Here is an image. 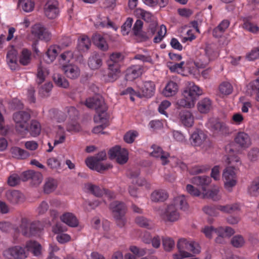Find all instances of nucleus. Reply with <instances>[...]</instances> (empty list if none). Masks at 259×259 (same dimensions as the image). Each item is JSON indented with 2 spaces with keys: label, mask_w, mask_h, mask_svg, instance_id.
<instances>
[{
  "label": "nucleus",
  "mask_w": 259,
  "mask_h": 259,
  "mask_svg": "<svg viewBox=\"0 0 259 259\" xmlns=\"http://www.w3.org/2000/svg\"><path fill=\"white\" fill-rule=\"evenodd\" d=\"M45 13L49 19H55L59 14L58 2L56 0H49L45 6Z\"/></svg>",
  "instance_id": "393cba45"
},
{
  "label": "nucleus",
  "mask_w": 259,
  "mask_h": 259,
  "mask_svg": "<svg viewBox=\"0 0 259 259\" xmlns=\"http://www.w3.org/2000/svg\"><path fill=\"white\" fill-rule=\"evenodd\" d=\"M169 203L173 204L177 209L179 208L183 211L187 210L189 208L187 200L185 196L183 194L178 195L174 197Z\"/></svg>",
  "instance_id": "cd10ccee"
},
{
  "label": "nucleus",
  "mask_w": 259,
  "mask_h": 259,
  "mask_svg": "<svg viewBox=\"0 0 259 259\" xmlns=\"http://www.w3.org/2000/svg\"><path fill=\"white\" fill-rule=\"evenodd\" d=\"M231 244L235 247H242L245 244V240L242 236L236 235L232 238Z\"/></svg>",
  "instance_id": "e2e57ef3"
},
{
  "label": "nucleus",
  "mask_w": 259,
  "mask_h": 259,
  "mask_svg": "<svg viewBox=\"0 0 259 259\" xmlns=\"http://www.w3.org/2000/svg\"><path fill=\"white\" fill-rule=\"evenodd\" d=\"M39 222H30L27 219L23 218L21 220L20 228H14V230L16 232H21L26 236H35L41 230L39 227Z\"/></svg>",
  "instance_id": "9b49d317"
},
{
  "label": "nucleus",
  "mask_w": 259,
  "mask_h": 259,
  "mask_svg": "<svg viewBox=\"0 0 259 259\" xmlns=\"http://www.w3.org/2000/svg\"><path fill=\"white\" fill-rule=\"evenodd\" d=\"M130 251L133 253L135 256L140 257L146 254L147 250L144 248H139L135 245H131L129 247Z\"/></svg>",
  "instance_id": "052dcab7"
},
{
  "label": "nucleus",
  "mask_w": 259,
  "mask_h": 259,
  "mask_svg": "<svg viewBox=\"0 0 259 259\" xmlns=\"http://www.w3.org/2000/svg\"><path fill=\"white\" fill-rule=\"evenodd\" d=\"M248 192L252 196L259 195V178L251 182L248 187Z\"/></svg>",
  "instance_id": "4d7b16f0"
},
{
  "label": "nucleus",
  "mask_w": 259,
  "mask_h": 259,
  "mask_svg": "<svg viewBox=\"0 0 259 259\" xmlns=\"http://www.w3.org/2000/svg\"><path fill=\"white\" fill-rule=\"evenodd\" d=\"M26 248L27 251L31 252L34 256H39L41 253L40 244L35 241H30L27 242Z\"/></svg>",
  "instance_id": "58836bf2"
},
{
  "label": "nucleus",
  "mask_w": 259,
  "mask_h": 259,
  "mask_svg": "<svg viewBox=\"0 0 259 259\" xmlns=\"http://www.w3.org/2000/svg\"><path fill=\"white\" fill-rule=\"evenodd\" d=\"M211 182V178L206 176H197L191 179V183L193 184L200 186L202 187V192L203 191V188H206V186L209 185Z\"/></svg>",
  "instance_id": "e433bc0d"
},
{
  "label": "nucleus",
  "mask_w": 259,
  "mask_h": 259,
  "mask_svg": "<svg viewBox=\"0 0 259 259\" xmlns=\"http://www.w3.org/2000/svg\"><path fill=\"white\" fill-rule=\"evenodd\" d=\"M106 158V153L105 151H101L95 157L87 158L85 163L87 166L92 170L101 172L112 167L110 163H103L101 161Z\"/></svg>",
  "instance_id": "9d476101"
},
{
  "label": "nucleus",
  "mask_w": 259,
  "mask_h": 259,
  "mask_svg": "<svg viewBox=\"0 0 259 259\" xmlns=\"http://www.w3.org/2000/svg\"><path fill=\"white\" fill-rule=\"evenodd\" d=\"M31 60V52L27 49H23L20 57V63L23 65H28Z\"/></svg>",
  "instance_id": "13d9d810"
},
{
  "label": "nucleus",
  "mask_w": 259,
  "mask_h": 259,
  "mask_svg": "<svg viewBox=\"0 0 259 259\" xmlns=\"http://www.w3.org/2000/svg\"><path fill=\"white\" fill-rule=\"evenodd\" d=\"M34 137L38 136L41 132V126L40 123L36 120H32L29 128H28V132Z\"/></svg>",
  "instance_id": "3c124183"
},
{
  "label": "nucleus",
  "mask_w": 259,
  "mask_h": 259,
  "mask_svg": "<svg viewBox=\"0 0 259 259\" xmlns=\"http://www.w3.org/2000/svg\"><path fill=\"white\" fill-rule=\"evenodd\" d=\"M7 61L11 70H15L18 68L17 52L14 48H12L8 52Z\"/></svg>",
  "instance_id": "72a5a7b5"
},
{
  "label": "nucleus",
  "mask_w": 259,
  "mask_h": 259,
  "mask_svg": "<svg viewBox=\"0 0 259 259\" xmlns=\"http://www.w3.org/2000/svg\"><path fill=\"white\" fill-rule=\"evenodd\" d=\"M138 92L135 91L132 88H128L125 91V94L131 95V99L134 101V96L139 98H150L154 94L155 90V84L151 81L143 82L139 85Z\"/></svg>",
  "instance_id": "6e6552de"
},
{
  "label": "nucleus",
  "mask_w": 259,
  "mask_h": 259,
  "mask_svg": "<svg viewBox=\"0 0 259 259\" xmlns=\"http://www.w3.org/2000/svg\"><path fill=\"white\" fill-rule=\"evenodd\" d=\"M202 197L204 198H210L213 200H219L221 198L220 192V188L218 186H213L211 189L207 190L203 188V191L202 192Z\"/></svg>",
  "instance_id": "c85d7f7f"
},
{
  "label": "nucleus",
  "mask_w": 259,
  "mask_h": 259,
  "mask_svg": "<svg viewBox=\"0 0 259 259\" xmlns=\"http://www.w3.org/2000/svg\"><path fill=\"white\" fill-rule=\"evenodd\" d=\"M219 55L214 44H206L200 50V55L195 62V66L198 68H204L208 63L215 60Z\"/></svg>",
  "instance_id": "39448f33"
},
{
  "label": "nucleus",
  "mask_w": 259,
  "mask_h": 259,
  "mask_svg": "<svg viewBox=\"0 0 259 259\" xmlns=\"http://www.w3.org/2000/svg\"><path fill=\"white\" fill-rule=\"evenodd\" d=\"M108 154L110 159H115L117 162L120 164L125 163L128 159L127 150L119 146H116L110 149Z\"/></svg>",
  "instance_id": "4468645a"
},
{
  "label": "nucleus",
  "mask_w": 259,
  "mask_h": 259,
  "mask_svg": "<svg viewBox=\"0 0 259 259\" xmlns=\"http://www.w3.org/2000/svg\"><path fill=\"white\" fill-rule=\"evenodd\" d=\"M7 199L12 203H17L23 199V195L17 190L8 191L6 193Z\"/></svg>",
  "instance_id": "a19ab883"
},
{
  "label": "nucleus",
  "mask_w": 259,
  "mask_h": 259,
  "mask_svg": "<svg viewBox=\"0 0 259 259\" xmlns=\"http://www.w3.org/2000/svg\"><path fill=\"white\" fill-rule=\"evenodd\" d=\"M217 228L213 226H205L202 228L201 231L202 232L205 236L208 239H211L213 237V234L216 233Z\"/></svg>",
  "instance_id": "0e129e2a"
},
{
  "label": "nucleus",
  "mask_w": 259,
  "mask_h": 259,
  "mask_svg": "<svg viewBox=\"0 0 259 259\" xmlns=\"http://www.w3.org/2000/svg\"><path fill=\"white\" fill-rule=\"evenodd\" d=\"M94 121L96 123L99 124V125L93 128V133L95 134H104V132H103V130L108 125L107 112H103L96 114L94 117Z\"/></svg>",
  "instance_id": "aec40b11"
},
{
  "label": "nucleus",
  "mask_w": 259,
  "mask_h": 259,
  "mask_svg": "<svg viewBox=\"0 0 259 259\" xmlns=\"http://www.w3.org/2000/svg\"><path fill=\"white\" fill-rule=\"evenodd\" d=\"M235 143L242 149L249 148L251 145L249 136L244 132H238L234 138Z\"/></svg>",
  "instance_id": "5701e85b"
},
{
  "label": "nucleus",
  "mask_w": 259,
  "mask_h": 259,
  "mask_svg": "<svg viewBox=\"0 0 259 259\" xmlns=\"http://www.w3.org/2000/svg\"><path fill=\"white\" fill-rule=\"evenodd\" d=\"M52 231L57 235L56 240L61 244L67 243L71 239L70 235L65 233L67 231L66 227L59 223L52 227Z\"/></svg>",
  "instance_id": "a211bd4d"
},
{
  "label": "nucleus",
  "mask_w": 259,
  "mask_h": 259,
  "mask_svg": "<svg viewBox=\"0 0 259 259\" xmlns=\"http://www.w3.org/2000/svg\"><path fill=\"white\" fill-rule=\"evenodd\" d=\"M203 94V91L193 82L188 81L183 91V99L179 100L178 104L180 106L192 108L194 107L198 98Z\"/></svg>",
  "instance_id": "7ed1b4c3"
},
{
  "label": "nucleus",
  "mask_w": 259,
  "mask_h": 259,
  "mask_svg": "<svg viewBox=\"0 0 259 259\" xmlns=\"http://www.w3.org/2000/svg\"><path fill=\"white\" fill-rule=\"evenodd\" d=\"M135 222L139 226L149 229L153 228L154 226L153 223L151 221L143 216L137 217Z\"/></svg>",
  "instance_id": "603ef678"
},
{
  "label": "nucleus",
  "mask_w": 259,
  "mask_h": 259,
  "mask_svg": "<svg viewBox=\"0 0 259 259\" xmlns=\"http://www.w3.org/2000/svg\"><path fill=\"white\" fill-rule=\"evenodd\" d=\"M177 247L178 252L172 254L174 259L190 258L193 254H197L201 252L199 244L191 239L182 238L179 239Z\"/></svg>",
  "instance_id": "f03ea898"
},
{
  "label": "nucleus",
  "mask_w": 259,
  "mask_h": 259,
  "mask_svg": "<svg viewBox=\"0 0 259 259\" xmlns=\"http://www.w3.org/2000/svg\"><path fill=\"white\" fill-rule=\"evenodd\" d=\"M156 211L159 218L165 223L176 222L180 219V213L178 209L170 203L163 208H158Z\"/></svg>",
  "instance_id": "1a4fd4ad"
},
{
  "label": "nucleus",
  "mask_w": 259,
  "mask_h": 259,
  "mask_svg": "<svg viewBox=\"0 0 259 259\" xmlns=\"http://www.w3.org/2000/svg\"><path fill=\"white\" fill-rule=\"evenodd\" d=\"M85 104L89 108L95 109L97 114L106 112L107 110V106L103 98L99 96L87 99Z\"/></svg>",
  "instance_id": "f3484780"
},
{
  "label": "nucleus",
  "mask_w": 259,
  "mask_h": 259,
  "mask_svg": "<svg viewBox=\"0 0 259 259\" xmlns=\"http://www.w3.org/2000/svg\"><path fill=\"white\" fill-rule=\"evenodd\" d=\"M85 191L90 192L97 197H103L104 201L106 198L110 199L114 197L115 195L112 192L106 191L103 188L94 185L92 184H87L84 185Z\"/></svg>",
  "instance_id": "6ab92c4d"
},
{
  "label": "nucleus",
  "mask_w": 259,
  "mask_h": 259,
  "mask_svg": "<svg viewBox=\"0 0 259 259\" xmlns=\"http://www.w3.org/2000/svg\"><path fill=\"white\" fill-rule=\"evenodd\" d=\"M30 118V113L26 111H20L14 114L13 118L16 123L17 130L23 136L27 133V122Z\"/></svg>",
  "instance_id": "f8f14e48"
},
{
  "label": "nucleus",
  "mask_w": 259,
  "mask_h": 259,
  "mask_svg": "<svg viewBox=\"0 0 259 259\" xmlns=\"http://www.w3.org/2000/svg\"><path fill=\"white\" fill-rule=\"evenodd\" d=\"M227 160L230 165L224 170L223 178L224 180L225 188L228 191L231 192L237 183L235 167L238 166L241 163L239 158L237 156L229 155Z\"/></svg>",
  "instance_id": "20e7f679"
},
{
  "label": "nucleus",
  "mask_w": 259,
  "mask_h": 259,
  "mask_svg": "<svg viewBox=\"0 0 259 259\" xmlns=\"http://www.w3.org/2000/svg\"><path fill=\"white\" fill-rule=\"evenodd\" d=\"M233 90L232 85L228 81L222 82L219 87V93L222 96L231 94Z\"/></svg>",
  "instance_id": "de8ad7c7"
},
{
  "label": "nucleus",
  "mask_w": 259,
  "mask_h": 259,
  "mask_svg": "<svg viewBox=\"0 0 259 259\" xmlns=\"http://www.w3.org/2000/svg\"><path fill=\"white\" fill-rule=\"evenodd\" d=\"M246 93L252 96L255 95V100L259 102V78L251 81L246 86Z\"/></svg>",
  "instance_id": "7c9ffc66"
},
{
  "label": "nucleus",
  "mask_w": 259,
  "mask_h": 259,
  "mask_svg": "<svg viewBox=\"0 0 259 259\" xmlns=\"http://www.w3.org/2000/svg\"><path fill=\"white\" fill-rule=\"evenodd\" d=\"M59 51L60 49L58 46H50L46 53V56L47 57L46 61L49 63L53 62L58 55Z\"/></svg>",
  "instance_id": "c03bdc74"
},
{
  "label": "nucleus",
  "mask_w": 259,
  "mask_h": 259,
  "mask_svg": "<svg viewBox=\"0 0 259 259\" xmlns=\"http://www.w3.org/2000/svg\"><path fill=\"white\" fill-rule=\"evenodd\" d=\"M72 58L73 54L71 52H66L61 55L59 62L66 76L71 79H75L80 75V69L76 65H67Z\"/></svg>",
  "instance_id": "0eeeda50"
},
{
  "label": "nucleus",
  "mask_w": 259,
  "mask_h": 259,
  "mask_svg": "<svg viewBox=\"0 0 259 259\" xmlns=\"http://www.w3.org/2000/svg\"><path fill=\"white\" fill-rule=\"evenodd\" d=\"M178 91V84L172 81H169L163 89L162 94L166 97H171L176 95Z\"/></svg>",
  "instance_id": "4c0bfd02"
},
{
  "label": "nucleus",
  "mask_w": 259,
  "mask_h": 259,
  "mask_svg": "<svg viewBox=\"0 0 259 259\" xmlns=\"http://www.w3.org/2000/svg\"><path fill=\"white\" fill-rule=\"evenodd\" d=\"M194 115L190 111L183 110L179 113L178 119L179 123L185 127H192L194 124Z\"/></svg>",
  "instance_id": "412c9836"
},
{
  "label": "nucleus",
  "mask_w": 259,
  "mask_h": 259,
  "mask_svg": "<svg viewBox=\"0 0 259 259\" xmlns=\"http://www.w3.org/2000/svg\"><path fill=\"white\" fill-rule=\"evenodd\" d=\"M244 121V117L240 112L234 113L230 119L231 123L236 126L242 124Z\"/></svg>",
  "instance_id": "6e6d98bb"
},
{
  "label": "nucleus",
  "mask_w": 259,
  "mask_h": 259,
  "mask_svg": "<svg viewBox=\"0 0 259 259\" xmlns=\"http://www.w3.org/2000/svg\"><path fill=\"white\" fill-rule=\"evenodd\" d=\"M32 37L36 39V42L41 40L45 42L49 41L52 38L51 33H31Z\"/></svg>",
  "instance_id": "680f3d73"
},
{
  "label": "nucleus",
  "mask_w": 259,
  "mask_h": 259,
  "mask_svg": "<svg viewBox=\"0 0 259 259\" xmlns=\"http://www.w3.org/2000/svg\"><path fill=\"white\" fill-rule=\"evenodd\" d=\"M57 187L56 180L52 178H48L44 186V191L45 193H50L55 190Z\"/></svg>",
  "instance_id": "8fccbe9b"
},
{
  "label": "nucleus",
  "mask_w": 259,
  "mask_h": 259,
  "mask_svg": "<svg viewBox=\"0 0 259 259\" xmlns=\"http://www.w3.org/2000/svg\"><path fill=\"white\" fill-rule=\"evenodd\" d=\"M150 155L154 157L160 158L162 164L165 165L169 162L172 166L178 167L181 170L187 169V165L181 159L175 157H169V154L164 152L158 146L153 145L151 148Z\"/></svg>",
  "instance_id": "423d86ee"
},
{
  "label": "nucleus",
  "mask_w": 259,
  "mask_h": 259,
  "mask_svg": "<svg viewBox=\"0 0 259 259\" xmlns=\"http://www.w3.org/2000/svg\"><path fill=\"white\" fill-rule=\"evenodd\" d=\"M203 211L209 216L217 217L219 215V212L216 206H206L203 208Z\"/></svg>",
  "instance_id": "774afa93"
},
{
  "label": "nucleus",
  "mask_w": 259,
  "mask_h": 259,
  "mask_svg": "<svg viewBox=\"0 0 259 259\" xmlns=\"http://www.w3.org/2000/svg\"><path fill=\"white\" fill-rule=\"evenodd\" d=\"M49 71L48 69L40 64L37 68V71L36 73V82L38 84L42 83L46 77L49 75Z\"/></svg>",
  "instance_id": "37998d69"
},
{
  "label": "nucleus",
  "mask_w": 259,
  "mask_h": 259,
  "mask_svg": "<svg viewBox=\"0 0 259 259\" xmlns=\"http://www.w3.org/2000/svg\"><path fill=\"white\" fill-rule=\"evenodd\" d=\"M91 46L90 38L87 35H83L78 39L77 50L80 53L87 52Z\"/></svg>",
  "instance_id": "f704fd0d"
},
{
  "label": "nucleus",
  "mask_w": 259,
  "mask_h": 259,
  "mask_svg": "<svg viewBox=\"0 0 259 259\" xmlns=\"http://www.w3.org/2000/svg\"><path fill=\"white\" fill-rule=\"evenodd\" d=\"M168 198L167 193L164 190H155L151 195V200L153 202H162Z\"/></svg>",
  "instance_id": "79ce46f5"
},
{
  "label": "nucleus",
  "mask_w": 259,
  "mask_h": 259,
  "mask_svg": "<svg viewBox=\"0 0 259 259\" xmlns=\"http://www.w3.org/2000/svg\"><path fill=\"white\" fill-rule=\"evenodd\" d=\"M3 255L7 259H25L27 257L28 253L23 247L17 245L6 249Z\"/></svg>",
  "instance_id": "2eb2a0df"
},
{
  "label": "nucleus",
  "mask_w": 259,
  "mask_h": 259,
  "mask_svg": "<svg viewBox=\"0 0 259 259\" xmlns=\"http://www.w3.org/2000/svg\"><path fill=\"white\" fill-rule=\"evenodd\" d=\"M110 209L112 212L114 218L117 221V225L122 227L125 222L124 214L126 206L124 203L119 201L112 202L110 205Z\"/></svg>",
  "instance_id": "ddd939ff"
},
{
  "label": "nucleus",
  "mask_w": 259,
  "mask_h": 259,
  "mask_svg": "<svg viewBox=\"0 0 259 259\" xmlns=\"http://www.w3.org/2000/svg\"><path fill=\"white\" fill-rule=\"evenodd\" d=\"M29 179L31 180V183L33 185L37 186L41 183L43 177L41 173L35 172L31 170L23 172L22 174V181H26Z\"/></svg>",
  "instance_id": "b1692460"
},
{
  "label": "nucleus",
  "mask_w": 259,
  "mask_h": 259,
  "mask_svg": "<svg viewBox=\"0 0 259 259\" xmlns=\"http://www.w3.org/2000/svg\"><path fill=\"white\" fill-rule=\"evenodd\" d=\"M143 69L140 65H134L126 70L125 78L127 80L132 81L139 77L142 73Z\"/></svg>",
  "instance_id": "c756f323"
},
{
  "label": "nucleus",
  "mask_w": 259,
  "mask_h": 259,
  "mask_svg": "<svg viewBox=\"0 0 259 259\" xmlns=\"http://www.w3.org/2000/svg\"><path fill=\"white\" fill-rule=\"evenodd\" d=\"M211 107V101L208 98H204L199 101L197 104L198 111L202 113L208 112Z\"/></svg>",
  "instance_id": "ea45409f"
},
{
  "label": "nucleus",
  "mask_w": 259,
  "mask_h": 259,
  "mask_svg": "<svg viewBox=\"0 0 259 259\" xmlns=\"http://www.w3.org/2000/svg\"><path fill=\"white\" fill-rule=\"evenodd\" d=\"M53 80L55 84L60 87L67 88L69 87V82L66 79L60 74H54Z\"/></svg>",
  "instance_id": "864d4df0"
},
{
  "label": "nucleus",
  "mask_w": 259,
  "mask_h": 259,
  "mask_svg": "<svg viewBox=\"0 0 259 259\" xmlns=\"http://www.w3.org/2000/svg\"><path fill=\"white\" fill-rule=\"evenodd\" d=\"M168 67L171 72H177L184 75V71L186 68L188 69L190 74L195 76L198 73V69L193 66H191L189 63H185L182 61L180 63H173L169 62L168 63Z\"/></svg>",
  "instance_id": "dca6fc26"
},
{
  "label": "nucleus",
  "mask_w": 259,
  "mask_h": 259,
  "mask_svg": "<svg viewBox=\"0 0 259 259\" xmlns=\"http://www.w3.org/2000/svg\"><path fill=\"white\" fill-rule=\"evenodd\" d=\"M150 32H166V28L164 25H161L159 27L155 22L150 24L149 26Z\"/></svg>",
  "instance_id": "338daca9"
},
{
  "label": "nucleus",
  "mask_w": 259,
  "mask_h": 259,
  "mask_svg": "<svg viewBox=\"0 0 259 259\" xmlns=\"http://www.w3.org/2000/svg\"><path fill=\"white\" fill-rule=\"evenodd\" d=\"M206 125L208 128L215 133L224 134L228 131L227 126L225 123L220 122L217 118H210Z\"/></svg>",
  "instance_id": "4be33fe9"
},
{
  "label": "nucleus",
  "mask_w": 259,
  "mask_h": 259,
  "mask_svg": "<svg viewBox=\"0 0 259 259\" xmlns=\"http://www.w3.org/2000/svg\"><path fill=\"white\" fill-rule=\"evenodd\" d=\"M14 157L19 159H25L30 156L29 153L26 150L19 147H14L11 150Z\"/></svg>",
  "instance_id": "5fc2aeb1"
},
{
  "label": "nucleus",
  "mask_w": 259,
  "mask_h": 259,
  "mask_svg": "<svg viewBox=\"0 0 259 259\" xmlns=\"http://www.w3.org/2000/svg\"><path fill=\"white\" fill-rule=\"evenodd\" d=\"M244 23L242 27L245 31H250V32H254L259 31V27L255 24L252 23L245 19L243 20Z\"/></svg>",
  "instance_id": "69168bd1"
},
{
  "label": "nucleus",
  "mask_w": 259,
  "mask_h": 259,
  "mask_svg": "<svg viewBox=\"0 0 259 259\" xmlns=\"http://www.w3.org/2000/svg\"><path fill=\"white\" fill-rule=\"evenodd\" d=\"M92 39L94 45L100 50L104 52L108 50L109 46L107 41V38L103 33H95Z\"/></svg>",
  "instance_id": "a878e982"
},
{
  "label": "nucleus",
  "mask_w": 259,
  "mask_h": 259,
  "mask_svg": "<svg viewBox=\"0 0 259 259\" xmlns=\"http://www.w3.org/2000/svg\"><path fill=\"white\" fill-rule=\"evenodd\" d=\"M18 7L25 12H31L34 7V2L32 0H19Z\"/></svg>",
  "instance_id": "a18cd8bd"
},
{
  "label": "nucleus",
  "mask_w": 259,
  "mask_h": 259,
  "mask_svg": "<svg viewBox=\"0 0 259 259\" xmlns=\"http://www.w3.org/2000/svg\"><path fill=\"white\" fill-rule=\"evenodd\" d=\"M108 69V80L111 82L116 80L120 74L119 64H109Z\"/></svg>",
  "instance_id": "c9c22d12"
},
{
  "label": "nucleus",
  "mask_w": 259,
  "mask_h": 259,
  "mask_svg": "<svg viewBox=\"0 0 259 259\" xmlns=\"http://www.w3.org/2000/svg\"><path fill=\"white\" fill-rule=\"evenodd\" d=\"M88 65L92 70L100 68L102 65V60L100 55L97 52L91 54L88 60Z\"/></svg>",
  "instance_id": "2f4dec72"
},
{
  "label": "nucleus",
  "mask_w": 259,
  "mask_h": 259,
  "mask_svg": "<svg viewBox=\"0 0 259 259\" xmlns=\"http://www.w3.org/2000/svg\"><path fill=\"white\" fill-rule=\"evenodd\" d=\"M98 19L99 20L97 21L96 23L95 24V25L97 28H99L100 27H112L113 28V30H117V27L114 25L113 23L109 20L108 17H105V20H102V19L100 18V15H99Z\"/></svg>",
  "instance_id": "49530a36"
},
{
  "label": "nucleus",
  "mask_w": 259,
  "mask_h": 259,
  "mask_svg": "<svg viewBox=\"0 0 259 259\" xmlns=\"http://www.w3.org/2000/svg\"><path fill=\"white\" fill-rule=\"evenodd\" d=\"M66 116L61 112H57L53 118V122L54 124V127L56 132V135L54 141V146L63 143L66 139L65 131L64 126L66 127L67 131L69 132H77L80 131L79 125L74 120L70 122L67 121L65 122Z\"/></svg>",
  "instance_id": "f257e3e1"
},
{
  "label": "nucleus",
  "mask_w": 259,
  "mask_h": 259,
  "mask_svg": "<svg viewBox=\"0 0 259 259\" xmlns=\"http://www.w3.org/2000/svg\"><path fill=\"white\" fill-rule=\"evenodd\" d=\"M235 231L232 228L226 227H219L217 228L216 234L218 236H222L223 237H229L234 234Z\"/></svg>",
  "instance_id": "09e8293b"
},
{
  "label": "nucleus",
  "mask_w": 259,
  "mask_h": 259,
  "mask_svg": "<svg viewBox=\"0 0 259 259\" xmlns=\"http://www.w3.org/2000/svg\"><path fill=\"white\" fill-rule=\"evenodd\" d=\"M61 221L71 227H76L78 225V221L75 215L71 212H66L60 217Z\"/></svg>",
  "instance_id": "473e14b6"
},
{
  "label": "nucleus",
  "mask_w": 259,
  "mask_h": 259,
  "mask_svg": "<svg viewBox=\"0 0 259 259\" xmlns=\"http://www.w3.org/2000/svg\"><path fill=\"white\" fill-rule=\"evenodd\" d=\"M206 139V135L200 130H196L191 135L189 141L191 144L194 146H200Z\"/></svg>",
  "instance_id": "bb28decb"
},
{
  "label": "nucleus",
  "mask_w": 259,
  "mask_h": 259,
  "mask_svg": "<svg viewBox=\"0 0 259 259\" xmlns=\"http://www.w3.org/2000/svg\"><path fill=\"white\" fill-rule=\"evenodd\" d=\"M175 245V241L171 238L165 237L162 238V245L166 251H171L174 248Z\"/></svg>",
  "instance_id": "bf43d9fd"
}]
</instances>
